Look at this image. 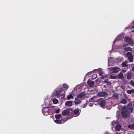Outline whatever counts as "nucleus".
Returning a JSON list of instances; mask_svg holds the SVG:
<instances>
[{"label": "nucleus", "mask_w": 134, "mask_h": 134, "mask_svg": "<svg viewBox=\"0 0 134 134\" xmlns=\"http://www.w3.org/2000/svg\"><path fill=\"white\" fill-rule=\"evenodd\" d=\"M133 107L132 105V103L131 102H129L127 106H124L122 108V110H129L130 113H132L133 111Z\"/></svg>", "instance_id": "1"}, {"label": "nucleus", "mask_w": 134, "mask_h": 134, "mask_svg": "<svg viewBox=\"0 0 134 134\" xmlns=\"http://www.w3.org/2000/svg\"><path fill=\"white\" fill-rule=\"evenodd\" d=\"M130 112L127 110H122L121 112V114L123 117L127 118L130 116Z\"/></svg>", "instance_id": "2"}, {"label": "nucleus", "mask_w": 134, "mask_h": 134, "mask_svg": "<svg viewBox=\"0 0 134 134\" xmlns=\"http://www.w3.org/2000/svg\"><path fill=\"white\" fill-rule=\"evenodd\" d=\"M97 102L98 104L100 105L102 107L104 106L106 103L105 100L102 98L99 99L97 100Z\"/></svg>", "instance_id": "3"}, {"label": "nucleus", "mask_w": 134, "mask_h": 134, "mask_svg": "<svg viewBox=\"0 0 134 134\" xmlns=\"http://www.w3.org/2000/svg\"><path fill=\"white\" fill-rule=\"evenodd\" d=\"M126 55L129 61L131 62H132L133 61V57L132 53L130 52H128L126 53Z\"/></svg>", "instance_id": "4"}, {"label": "nucleus", "mask_w": 134, "mask_h": 134, "mask_svg": "<svg viewBox=\"0 0 134 134\" xmlns=\"http://www.w3.org/2000/svg\"><path fill=\"white\" fill-rule=\"evenodd\" d=\"M125 40L127 43L130 45L133 44L134 43L133 41L130 38L125 37Z\"/></svg>", "instance_id": "5"}, {"label": "nucleus", "mask_w": 134, "mask_h": 134, "mask_svg": "<svg viewBox=\"0 0 134 134\" xmlns=\"http://www.w3.org/2000/svg\"><path fill=\"white\" fill-rule=\"evenodd\" d=\"M42 111L43 114L47 115L49 114V109L48 107H44L42 109Z\"/></svg>", "instance_id": "6"}, {"label": "nucleus", "mask_w": 134, "mask_h": 134, "mask_svg": "<svg viewBox=\"0 0 134 134\" xmlns=\"http://www.w3.org/2000/svg\"><path fill=\"white\" fill-rule=\"evenodd\" d=\"M70 109L68 108L65 110H63L62 113V115L67 116L69 115L70 113Z\"/></svg>", "instance_id": "7"}, {"label": "nucleus", "mask_w": 134, "mask_h": 134, "mask_svg": "<svg viewBox=\"0 0 134 134\" xmlns=\"http://www.w3.org/2000/svg\"><path fill=\"white\" fill-rule=\"evenodd\" d=\"M86 96V93L84 92H82L80 93L77 96L78 99H83Z\"/></svg>", "instance_id": "8"}, {"label": "nucleus", "mask_w": 134, "mask_h": 134, "mask_svg": "<svg viewBox=\"0 0 134 134\" xmlns=\"http://www.w3.org/2000/svg\"><path fill=\"white\" fill-rule=\"evenodd\" d=\"M54 122L56 124H61L64 123L65 122V120H64L62 118L61 120L59 119H56L55 120H54Z\"/></svg>", "instance_id": "9"}, {"label": "nucleus", "mask_w": 134, "mask_h": 134, "mask_svg": "<svg viewBox=\"0 0 134 134\" xmlns=\"http://www.w3.org/2000/svg\"><path fill=\"white\" fill-rule=\"evenodd\" d=\"M97 96L101 97H105L107 96V93L104 92H100L98 93Z\"/></svg>", "instance_id": "10"}, {"label": "nucleus", "mask_w": 134, "mask_h": 134, "mask_svg": "<svg viewBox=\"0 0 134 134\" xmlns=\"http://www.w3.org/2000/svg\"><path fill=\"white\" fill-rule=\"evenodd\" d=\"M111 70L113 73H116L119 71V68L117 67H112L111 68Z\"/></svg>", "instance_id": "11"}, {"label": "nucleus", "mask_w": 134, "mask_h": 134, "mask_svg": "<svg viewBox=\"0 0 134 134\" xmlns=\"http://www.w3.org/2000/svg\"><path fill=\"white\" fill-rule=\"evenodd\" d=\"M81 110L78 109V108H76L74 110V114L75 115H76L77 116H78L79 115Z\"/></svg>", "instance_id": "12"}, {"label": "nucleus", "mask_w": 134, "mask_h": 134, "mask_svg": "<svg viewBox=\"0 0 134 134\" xmlns=\"http://www.w3.org/2000/svg\"><path fill=\"white\" fill-rule=\"evenodd\" d=\"M87 83L88 85L90 87H92L94 84V82L91 80L90 79H88L87 81Z\"/></svg>", "instance_id": "13"}, {"label": "nucleus", "mask_w": 134, "mask_h": 134, "mask_svg": "<svg viewBox=\"0 0 134 134\" xmlns=\"http://www.w3.org/2000/svg\"><path fill=\"white\" fill-rule=\"evenodd\" d=\"M132 72L131 71H129L127 74V78L128 79H130L132 77Z\"/></svg>", "instance_id": "14"}, {"label": "nucleus", "mask_w": 134, "mask_h": 134, "mask_svg": "<svg viewBox=\"0 0 134 134\" xmlns=\"http://www.w3.org/2000/svg\"><path fill=\"white\" fill-rule=\"evenodd\" d=\"M65 105L68 107H71L72 105V101H68L66 102Z\"/></svg>", "instance_id": "15"}, {"label": "nucleus", "mask_w": 134, "mask_h": 134, "mask_svg": "<svg viewBox=\"0 0 134 134\" xmlns=\"http://www.w3.org/2000/svg\"><path fill=\"white\" fill-rule=\"evenodd\" d=\"M128 127L131 130H134V123L132 124L129 125H128Z\"/></svg>", "instance_id": "16"}, {"label": "nucleus", "mask_w": 134, "mask_h": 134, "mask_svg": "<svg viewBox=\"0 0 134 134\" xmlns=\"http://www.w3.org/2000/svg\"><path fill=\"white\" fill-rule=\"evenodd\" d=\"M118 77L120 79H123L124 77L123 73L121 72H120L118 74Z\"/></svg>", "instance_id": "17"}, {"label": "nucleus", "mask_w": 134, "mask_h": 134, "mask_svg": "<svg viewBox=\"0 0 134 134\" xmlns=\"http://www.w3.org/2000/svg\"><path fill=\"white\" fill-rule=\"evenodd\" d=\"M121 126L120 124H118L115 126V129L117 131H119L121 127Z\"/></svg>", "instance_id": "18"}, {"label": "nucleus", "mask_w": 134, "mask_h": 134, "mask_svg": "<svg viewBox=\"0 0 134 134\" xmlns=\"http://www.w3.org/2000/svg\"><path fill=\"white\" fill-rule=\"evenodd\" d=\"M112 97L114 99H118V95L116 93L113 94Z\"/></svg>", "instance_id": "19"}, {"label": "nucleus", "mask_w": 134, "mask_h": 134, "mask_svg": "<svg viewBox=\"0 0 134 134\" xmlns=\"http://www.w3.org/2000/svg\"><path fill=\"white\" fill-rule=\"evenodd\" d=\"M63 86V88H64V89L65 90H66L69 87V86L66 84H64Z\"/></svg>", "instance_id": "20"}, {"label": "nucleus", "mask_w": 134, "mask_h": 134, "mask_svg": "<svg viewBox=\"0 0 134 134\" xmlns=\"http://www.w3.org/2000/svg\"><path fill=\"white\" fill-rule=\"evenodd\" d=\"M61 115L60 114H56L55 115V117L56 119H59V118H61Z\"/></svg>", "instance_id": "21"}, {"label": "nucleus", "mask_w": 134, "mask_h": 134, "mask_svg": "<svg viewBox=\"0 0 134 134\" xmlns=\"http://www.w3.org/2000/svg\"><path fill=\"white\" fill-rule=\"evenodd\" d=\"M127 100L126 99H123L121 101L120 103L125 104L127 103Z\"/></svg>", "instance_id": "22"}, {"label": "nucleus", "mask_w": 134, "mask_h": 134, "mask_svg": "<svg viewBox=\"0 0 134 134\" xmlns=\"http://www.w3.org/2000/svg\"><path fill=\"white\" fill-rule=\"evenodd\" d=\"M127 92L129 94H131L132 93H134V89L127 90Z\"/></svg>", "instance_id": "23"}, {"label": "nucleus", "mask_w": 134, "mask_h": 134, "mask_svg": "<svg viewBox=\"0 0 134 134\" xmlns=\"http://www.w3.org/2000/svg\"><path fill=\"white\" fill-rule=\"evenodd\" d=\"M81 102L80 100L76 98L75 101V103L76 104H80Z\"/></svg>", "instance_id": "24"}, {"label": "nucleus", "mask_w": 134, "mask_h": 134, "mask_svg": "<svg viewBox=\"0 0 134 134\" xmlns=\"http://www.w3.org/2000/svg\"><path fill=\"white\" fill-rule=\"evenodd\" d=\"M124 49L127 51H131L132 50V48L130 47H125L124 48Z\"/></svg>", "instance_id": "25"}, {"label": "nucleus", "mask_w": 134, "mask_h": 134, "mask_svg": "<svg viewBox=\"0 0 134 134\" xmlns=\"http://www.w3.org/2000/svg\"><path fill=\"white\" fill-rule=\"evenodd\" d=\"M96 96H94L89 99V102H93L95 101V100L94 99H96Z\"/></svg>", "instance_id": "26"}, {"label": "nucleus", "mask_w": 134, "mask_h": 134, "mask_svg": "<svg viewBox=\"0 0 134 134\" xmlns=\"http://www.w3.org/2000/svg\"><path fill=\"white\" fill-rule=\"evenodd\" d=\"M97 75L96 74H93L92 75V79L93 80L96 79L97 77Z\"/></svg>", "instance_id": "27"}, {"label": "nucleus", "mask_w": 134, "mask_h": 134, "mask_svg": "<svg viewBox=\"0 0 134 134\" xmlns=\"http://www.w3.org/2000/svg\"><path fill=\"white\" fill-rule=\"evenodd\" d=\"M53 102L54 104H56L58 103V100L56 98H54L53 99Z\"/></svg>", "instance_id": "28"}, {"label": "nucleus", "mask_w": 134, "mask_h": 134, "mask_svg": "<svg viewBox=\"0 0 134 134\" xmlns=\"http://www.w3.org/2000/svg\"><path fill=\"white\" fill-rule=\"evenodd\" d=\"M73 97L71 94L68 95L67 96V99L68 100L70 99L71 98H72Z\"/></svg>", "instance_id": "29"}, {"label": "nucleus", "mask_w": 134, "mask_h": 134, "mask_svg": "<svg viewBox=\"0 0 134 134\" xmlns=\"http://www.w3.org/2000/svg\"><path fill=\"white\" fill-rule=\"evenodd\" d=\"M122 66L123 67H124L125 66H126V63L125 62H123L122 64H121Z\"/></svg>", "instance_id": "30"}, {"label": "nucleus", "mask_w": 134, "mask_h": 134, "mask_svg": "<svg viewBox=\"0 0 134 134\" xmlns=\"http://www.w3.org/2000/svg\"><path fill=\"white\" fill-rule=\"evenodd\" d=\"M130 84L133 86L134 87V81L132 80L130 82Z\"/></svg>", "instance_id": "31"}, {"label": "nucleus", "mask_w": 134, "mask_h": 134, "mask_svg": "<svg viewBox=\"0 0 134 134\" xmlns=\"http://www.w3.org/2000/svg\"><path fill=\"white\" fill-rule=\"evenodd\" d=\"M57 90H58V91H59L60 92H62V91H63L64 89H63L62 87H60L58 88Z\"/></svg>", "instance_id": "32"}, {"label": "nucleus", "mask_w": 134, "mask_h": 134, "mask_svg": "<svg viewBox=\"0 0 134 134\" xmlns=\"http://www.w3.org/2000/svg\"><path fill=\"white\" fill-rule=\"evenodd\" d=\"M108 75H102V76L100 77V78L102 79H104L105 77H107L108 76Z\"/></svg>", "instance_id": "33"}, {"label": "nucleus", "mask_w": 134, "mask_h": 134, "mask_svg": "<svg viewBox=\"0 0 134 134\" xmlns=\"http://www.w3.org/2000/svg\"><path fill=\"white\" fill-rule=\"evenodd\" d=\"M103 72L101 71H100L99 72V76H100L102 75L103 74Z\"/></svg>", "instance_id": "34"}, {"label": "nucleus", "mask_w": 134, "mask_h": 134, "mask_svg": "<svg viewBox=\"0 0 134 134\" xmlns=\"http://www.w3.org/2000/svg\"><path fill=\"white\" fill-rule=\"evenodd\" d=\"M110 78L111 79H114L115 78V76L111 75L110 76Z\"/></svg>", "instance_id": "35"}, {"label": "nucleus", "mask_w": 134, "mask_h": 134, "mask_svg": "<svg viewBox=\"0 0 134 134\" xmlns=\"http://www.w3.org/2000/svg\"><path fill=\"white\" fill-rule=\"evenodd\" d=\"M104 82H105L106 83H108L109 84L110 83V82L108 81V79L105 80L104 81Z\"/></svg>", "instance_id": "36"}, {"label": "nucleus", "mask_w": 134, "mask_h": 134, "mask_svg": "<svg viewBox=\"0 0 134 134\" xmlns=\"http://www.w3.org/2000/svg\"><path fill=\"white\" fill-rule=\"evenodd\" d=\"M60 110V109L58 108L55 111V112L56 113H58L59 112Z\"/></svg>", "instance_id": "37"}, {"label": "nucleus", "mask_w": 134, "mask_h": 134, "mask_svg": "<svg viewBox=\"0 0 134 134\" xmlns=\"http://www.w3.org/2000/svg\"><path fill=\"white\" fill-rule=\"evenodd\" d=\"M60 92L58 90H57L55 92V94L56 95L58 94H60Z\"/></svg>", "instance_id": "38"}, {"label": "nucleus", "mask_w": 134, "mask_h": 134, "mask_svg": "<svg viewBox=\"0 0 134 134\" xmlns=\"http://www.w3.org/2000/svg\"><path fill=\"white\" fill-rule=\"evenodd\" d=\"M57 96L58 98H60V94H58L56 95Z\"/></svg>", "instance_id": "39"}, {"label": "nucleus", "mask_w": 134, "mask_h": 134, "mask_svg": "<svg viewBox=\"0 0 134 134\" xmlns=\"http://www.w3.org/2000/svg\"><path fill=\"white\" fill-rule=\"evenodd\" d=\"M61 99H63L64 100L65 99V96H62L61 97Z\"/></svg>", "instance_id": "40"}, {"label": "nucleus", "mask_w": 134, "mask_h": 134, "mask_svg": "<svg viewBox=\"0 0 134 134\" xmlns=\"http://www.w3.org/2000/svg\"><path fill=\"white\" fill-rule=\"evenodd\" d=\"M89 105L90 107H92L93 105V104L92 103H90L89 104Z\"/></svg>", "instance_id": "41"}, {"label": "nucleus", "mask_w": 134, "mask_h": 134, "mask_svg": "<svg viewBox=\"0 0 134 134\" xmlns=\"http://www.w3.org/2000/svg\"><path fill=\"white\" fill-rule=\"evenodd\" d=\"M61 96H65V92H64V93H62L61 94Z\"/></svg>", "instance_id": "42"}, {"label": "nucleus", "mask_w": 134, "mask_h": 134, "mask_svg": "<svg viewBox=\"0 0 134 134\" xmlns=\"http://www.w3.org/2000/svg\"><path fill=\"white\" fill-rule=\"evenodd\" d=\"M132 70L133 71H134V66L133 67L132 69Z\"/></svg>", "instance_id": "43"}, {"label": "nucleus", "mask_w": 134, "mask_h": 134, "mask_svg": "<svg viewBox=\"0 0 134 134\" xmlns=\"http://www.w3.org/2000/svg\"><path fill=\"white\" fill-rule=\"evenodd\" d=\"M133 23H134V22H133V23H132V27H133V28H134V24H133Z\"/></svg>", "instance_id": "44"}, {"label": "nucleus", "mask_w": 134, "mask_h": 134, "mask_svg": "<svg viewBox=\"0 0 134 134\" xmlns=\"http://www.w3.org/2000/svg\"><path fill=\"white\" fill-rule=\"evenodd\" d=\"M98 80L97 79L95 80V82H97Z\"/></svg>", "instance_id": "45"}, {"label": "nucleus", "mask_w": 134, "mask_h": 134, "mask_svg": "<svg viewBox=\"0 0 134 134\" xmlns=\"http://www.w3.org/2000/svg\"><path fill=\"white\" fill-rule=\"evenodd\" d=\"M133 106L134 107V104H133Z\"/></svg>", "instance_id": "46"}]
</instances>
